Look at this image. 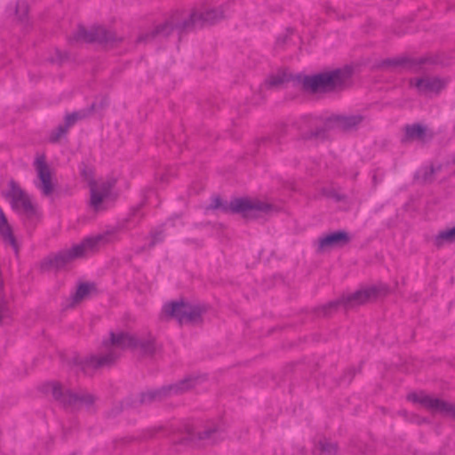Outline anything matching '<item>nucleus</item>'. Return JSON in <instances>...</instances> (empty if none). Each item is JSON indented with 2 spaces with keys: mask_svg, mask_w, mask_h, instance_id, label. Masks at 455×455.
<instances>
[{
  "mask_svg": "<svg viewBox=\"0 0 455 455\" xmlns=\"http://www.w3.org/2000/svg\"><path fill=\"white\" fill-rule=\"evenodd\" d=\"M228 9V4H222L219 6L204 4L190 12L177 11L172 14L164 24L156 27L150 33L141 34L137 42H147L159 35L168 36L173 29H177L180 33H188L205 26L213 25L226 17Z\"/></svg>",
  "mask_w": 455,
  "mask_h": 455,
  "instance_id": "nucleus-1",
  "label": "nucleus"
},
{
  "mask_svg": "<svg viewBox=\"0 0 455 455\" xmlns=\"http://www.w3.org/2000/svg\"><path fill=\"white\" fill-rule=\"evenodd\" d=\"M102 346L106 350L105 355H90L77 363L84 373H88L91 369L95 370L111 364L120 355V350L139 347L145 354H153L155 339L153 337H149L147 339L139 340L126 332L117 334L111 332L110 339L103 341Z\"/></svg>",
  "mask_w": 455,
  "mask_h": 455,
  "instance_id": "nucleus-2",
  "label": "nucleus"
},
{
  "mask_svg": "<svg viewBox=\"0 0 455 455\" xmlns=\"http://www.w3.org/2000/svg\"><path fill=\"white\" fill-rule=\"evenodd\" d=\"M109 235V233H105L85 238L80 243L75 244L69 249H64L55 254L49 255L42 261L41 267L44 270L61 269L73 260L84 257L89 251H92L99 244L108 243Z\"/></svg>",
  "mask_w": 455,
  "mask_h": 455,
  "instance_id": "nucleus-3",
  "label": "nucleus"
},
{
  "mask_svg": "<svg viewBox=\"0 0 455 455\" xmlns=\"http://www.w3.org/2000/svg\"><path fill=\"white\" fill-rule=\"evenodd\" d=\"M272 205L258 199L235 198L230 203L223 202L220 196H214L206 210H220L224 213H239L245 219H257L268 213Z\"/></svg>",
  "mask_w": 455,
  "mask_h": 455,
  "instance_id": "nucleus-4",
  "label": "nucleus"
},
{
  "mask_svg": "<svg viewBox=\"0 0 455 455\" xmlns=\"http://www.w3.org/2000/svg\"><path fill=\"white\" fill-rule=\"evenodd\" d=\"M5 197L10 201L12 208L21 217L28 228H33L41 219L38 205L18 183L11 180Z\"/></svg>",
  "mask_w": 455,
  "mask_h": 455,
  "instance_id": "nucleus-5",
  "label": "nucleus"
},
{
  "mask_svg": "<svg viewBox=\"0 0 455 455\" xmlns=\"http://www.w3.org/2000/svg\"><path fill=\"white\" fill-rule=\"evenodd\" d=\"M349 77L348 69L337 68L305 76L302 85L306 90L315 93L331 92L343 89Z\"/></svg>",
  "mask_w": 455,
  "mask_h": 455,
  "instance_id": "nucleus-6",
  "label": "nucleus"
},
{
  "mask_svg": "<svg viewBox=\"0 0 455 455\" xmlns=\"http://www.w3.org/2000/svg\"><path fill=\"white\" fill-rule=\"evenodd\" d=\"M81 175L90 188L89 206L94 212L104 211L106 209L105 203L111 197L112 190L116 186V179L108 178L96 180L93 179L92 172L86 169L81 172Z\"/></svg>",
  "mask_w": 455,
  "mask_h": 455,
  "instance_id": "nucleus-7",
  "label": "nucleus"
},
{
  "mask_svg": "<svg viewBox=\"0 0 455 455\" xmlns=\"http://www.w3.org/2000/svg\"><path fill=\"white\" fill-rule=\"evenodd\" d=\"M52 390L54 399L59 401L64 407L77 409L83 406L89 407L94 403V396L92 395L84 392H72L59 383H52Z\"/></svg>",
  "mask_w": 455,
  "mask_h": 455,
  "instance_id": "nucleus-8",
  "label": "nucleus"
},
{
  "mask_svg": "<svg viewBox=\"0 0 455 455\" xmlns=\"http://www.w3.org/2000/svg\"><path fill=\"white\" fill-rule=\"evenodd\" d=\"M379 289L375 286H371L363 290L356 291L355 292L343 296L342 298L331 301L327 305H324L321 308V314L323 315H328L332 309H336L338 306L343 305L345 307H352L363 304L378 296Z\"/></svg>",
  "mask_w": 455,
  "mask_h": 455,
  "instance_id": "nucleus-9",
  "label": "nucleus"
},
{
  "mask_svg": "<svg viewBox=\"0 0 455 455\" xmlns=\"http://www.w3.org/2000/svg\"><path fill=\"white\" fill-rule=\"evenodd\" d=\"M201 308L182 300L166 303L163 307L162 317H173L180 323L196 322L201 315Z\"/></svg>",
  "mask_w": 455,
  "mask_h": 455,
  "instance_id": "nucleus-10",
  "label": "nucleus"
},
{
  "mask_svg": "<svg viewBox=\"0 0 455 455\" xmlns=\"http://www.w3.org/2000/svg\"><path fill=\"white\" fill-rule=\"evenodd\" d=\"M197 378L188 377L176 384L163 387L157 390H152L141 395L140 403H148L154 401H161L163 398L171 395H180L194 387L197 383Z\"/></svg>",
  "mask_w": 455,
  "mask_h": 455,
  "instance_id": "nucleus-11",
  "label": "nucleus"
},
{
  "mask_svg": "<svg viewBox=\"0 0 455 455\" xmlns=\"http://www.w3.org/2000/svg\"><path fill=\"white\" fill-rule=\"evenodd\" d=\"M408 400L421 404L432 412H439L444 416L455 417V405L439 398L432 397L424 392L411 393Z\"/></svg>",
  "mask_w": 455,
  "mask_h": 455,
  "instance_id": "nucleus-12",
  "label": "nucleus"
},
{
  "mask_svg": "<svg viewBox=\"0 0 455 455\" xmlns=\"http://www.w3.org/2000/svg\"><path fill=\"white\" fill-rule=\"evenodd\" d=\"M71 43H108L117 40L116 36L104 27H93L87 30L84 27L79 26L77 30L69 38Z\"/></svg>",
  "mask_w": 455,
  "mask_h": 455,
  "instance_id": "nucleus-13",
  "label": "nucleus"
},
{
  "mask_svg": "<svg viewBox=\"0 0 455 455\" xmlns=\"http://www.w3.org/2000/svg\"><path fill=\"white\" fill-rule=\"evenodd\" d=\"M34 167L36 172V180L34 181L36 188L44 196H50L55 185L52 182V173L50 166L45 161L44 156H37L34 162Z\"/></svg>",
  "mask_w": 455,
  "mask_h": 455,
  "instance_id": "nucleus-14",
  "label": "nucleus"
},
{
  "mask_svg": "<svg viewBox=\"0 0 455 455\" xmlns=\"http://www.w3.org/2000/svg\"><path fill=\"white\" fill-rule=\"evenodd\" d=\"M447 84V79L428 76L411 78L409 81L411 87H414L419 94L426 96L438 95Z\"/></svg>",
  "mask_w": 455,
  "mask_h": 455,
  "instance_id": "nucleus-15",
  "label": "nucleus"
},
{
  "mask_svg": "<svg viewBox=\"0 0 455 455\" xmlns=\"http://www.w3.org/2000/svg\"><path fill=\"white\" fill-rule=\"evenodd\" d=\"M351 237L346 231H337L318 239V250L324 251L333 247H342L347 244Z\"/></svg>",
  "mask_w": 455,
  "mask_h": 455,
  "instance_id": "nucleus-16",
  "label": "nucleus"
},
{
  "mask_svg": "<svg viewBox=\"0 0 455 455\" xmlns=\"http://www.w3.org/2000/svg\"><path fill=\"white\" fill-rule=\"evenodd\" d=\"M0 238L5 244L10 245L15 252H18V243L12 228L2 208H0Z\"/></svg>",
  "mask_w": 455,
  "mask_h": 455,
  "instance_id": "nucleus-17",
  "label": "nucleus"
},
{
  "mask_svg": "<svg viewBox=\"0 0 455 455\" xmlns=\"http://www.w3.org/2000/svg\"><path fill=\"white\" fill-rule=\"evenodd\" d=\"M304 125L308 129H304L301 134L304 139L323 138L325 136V128L321 126L322 121L316 117H306L303 121Z\"/></svg>",
  "mask_w": 455,
  "mask_h": 455,
  "instance_id": "nucleus-18",
  "label": "nucleus"
},
{
  "mask_svg": "<svg viewBox=\"0 0 455 455\" xmlns=\"http://www.w3.org/2000/svg\"><path fill=\"white\" fill-rule=\"evenodd\" d=\"M427 61L424 58L419 59H405V58H398V59H387L382 61L381 67L383 68H397V67H404L408 68L413 71H418L419 69V66L424 64Z\"/></svg>",
  "mask_w": 455,
  "mask_h": 455,
  "instance_id": "nucleus-19",
  "label": "nucleus"
},
{
  "mask_svg": "<svg viewBox=\"0 0 455 455\" xmlns=\"http://www.w3.org/2000/svg\"><path fill=\"white\" fill-rule=\"evenodd\" d=\"M405 138L404 141L419 140L426 142L432 139L433 135L428 134L427 128L419 124H413L411 125H406L405 128Z\"/></svg>",
  "mask_w": 455,
  "mask_h": 455,
  "instance_id": "nucleus-20",
  "label": "nucleus"
},
{
  "mask_svg": "<svg viewBox=\"0 0 455 455\" xmlns=\"http://www.w3.org/2000/svg\"><path fill=\"white\" fill-rule=\"evenodd\" d=\"M28 2H10L7 13L9 16H14L18 20L23 22L28 17Z\"/></svg>",
  "mask_w": 455,
  "mask_h": 455,
  "instance_id": "nucleus-21",
  "label": "nucleus"
},
{
  "mask_svg": "<svg viewBox=\"0 0 455 455\" xmlns=\"http://www.w3.org/2000/svg\"><path fill=\"white\" fill-rule=\"evenodd\" d=\"M289 75L285 71L279 70L278 72L270 75L266 79L262 86L267 89L278 88L283 84L289 82Z\"/></svg>",
  "mask_w": 455,
  "mask_h": 455,
  "instance_id": "nucleus-22",
  "label": "nucleus"
},
{
  "mask_svg": "<svg viewBox=\"0 0 455 455\" xmlns=\"http://www.w3.org/2000/svg\"><path fill=\"white\" fill-rule=\"evenodd\" d=\"M335 121L341 128L349 130L357 126L363 121V116L360 115L339 116L335 117Z\"/></svg>",
  "mask_w": 455,
  "mask_h": 455,
  "instance_id": "nucleus-23",
  "label": "nucleus"
},
{
  "mask_svg": "<svg viewBox=\"0 0 455 455\" xmlns=\"http://www.w3.org/2000/svg\"><path fill=\"white\" fill-rule=\"evenodd\" d=\"M453 242H455V227L439 232L434 238V244L437 248H441L445 243H451Z\"/></svg>",
  "mask_w": 455,
  "mask_h": 455,
  "instance_id": "nucleus-24",
  "label": "nucleus"
},
{
  "mask_svg": "<svg viewBox=\"0 0 455 455\" xmlns=\"http://www.w3.org/2000/svg\"><path fill=\"white\" fill-rule=\"evenodd\" d=\"M218 432V428L216 427H209L203 432L195 433L192 428H187V437L186 439L189 441H194L196 439L198 440H210L212 436Z\"/></svg>",
  "mask_w": 455,
  "mask_h": 455,
  "instance_id": "nucleus-25",
  "label": "nucleus"
},
{
  "mask_svg": "<svg viewBox=\"0 0 455 455\" xmlns=\"http://www.w3.org/2000/svg\"><path fill=\"white\" fill-rule=\"evenodd\" d=\"M93 285L89 283H81L75 294L72 296V305L77 304L87 297L90 291L92 290Z\"/></svg>",
  "mask_w": 455,
  "mask_h": 455,
  "instance_id": "nucleus-26",
  "label": "nucleus"
},
{
  "mask_svg": "<svg viewBox=\"0 0 455 455\" xmlns=\"http://www.w3.org/2000/svg\"><path fill=\"white\" fill-rule=\"evenodd\" d=\"M319 446L323 453L325 455H336L338 452V444L327 439L319 442Z\"/></svg>",
  "mask_w": 455,
  "mask_h": 455,
  "instance_id": "nucleus-27",
  "label": "nucleus"
},
{
  "mask_svg": "<svg viewBox=\"0 0 455 455\" xmlns=\"http://www.w3.org/2000/svg\"><path fill=\"white\" fill-rule=\"evenodd\" d=\"M88 113L85 110L73 112L71 114H68L65 116L64 124L69 129L73 126L78 120L84 119L87 116Z\"/></svg>",
  "mask_w": 455,
  "mask_h": 455,
  "instance_id": "nucleus-28",
  "label": "nucleus"
},
{
  "mask_svg": "<svg viewBox=\"0 0 455 455\" xmlns=\"http://www.w3.org/2000/svg\"><path fill=\"white\" fill-rule=\"evenodd\" d=\"M68 128L63 124H60L56 129L52 130L49 136V140L52 143L58 142L63 136L67 134Z\"/></svg>",
  "mask_w": 455,
  "mask_h": 455,
  "instance_id": "nucleus-29",
  "label": "nucleus"
},
{
  "mask_svg": "<svg viewBox=\"0 0 455 455\" xmlns=\"http://www.w3.org/2000/svg\"><path fill=\"white\" fill-rule=\"evenodd\" d=\"M164 235L162 230H155L151 232V243L149 247L155 246L157 243H160L164 240Z\"/></svg>",
  "mask_w": 455,
  "mask_h": 455,
  "instance_id": "nucleus-30",
  "label": "nucleus"
},
{
  "mask_svg": "<svg viewBox=\"0 0 455 455\" xmlns=\"http://www.w3.org/2000/svg\"><path fill=\"white\" fill-rule=\"evenodd\" d=\"M289 36V31L283 36H279L276 40V46L283 47L286 44Z\"/></svg>",
  "mask_w": 455,
  "mask_h": 455,
  "instance_id": "nucleus-31",
  "label": "nucleus"
}]
</instances>
